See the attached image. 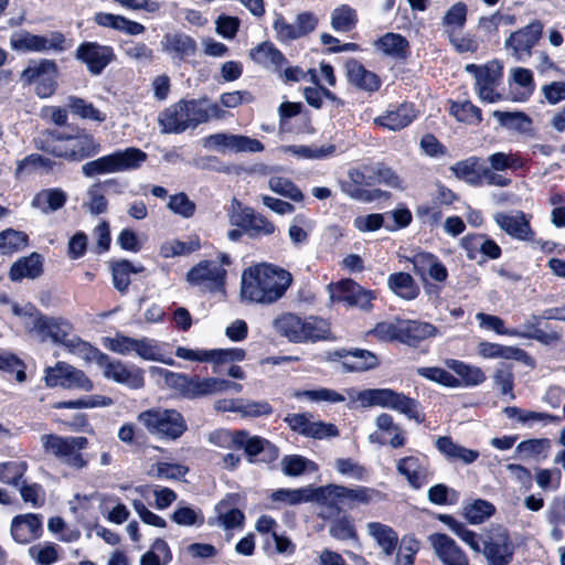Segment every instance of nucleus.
<instances>
[{
    "label": "nucleus",
    "mask_w": 565,
    "mask_h": 565,
    "mask_svg": "<svg viewBox=\"0 0 565 565\" xmlns=\"http://www.w3.org/2000/svg\"><path fill=\"white\" fill-rule=\"evenodd\" d=\"M484 162L477 156L468 157L450 167V171L459 180L465 181L471 186H481L483 184Z\"/></svg>",
    "instance_id": "28"
},
{
    "label": "nucleus",
    "mask_w": 565,
    "mask_h": 565,
    "mask_svg": "<svg viewBox=\"0 0 565 565\" xmlns=\"http://www.w3.org/2000/svg\"><path fill=\"white\" fill-rule=\"evenodd\" d=\"M446 365L456 373L457 387H472L482 384L487 376L484 372L476 365L468 364L456 359H448Z\"/></svg>",
    "instance_id": "32"
},
{
    "label": "nucleus",
    "mask_w": 565,
    "mask_h": 565,
    "mask_svg": "<svg viewBox=\"0 0 565 565\" xmlns=\"http://www.w3.org/2000/svg\"><path fill=\"white\" fill-rule=\"evenodd\" d=\"M43 274V257L33 252L15 260L9 270V278L12 281H21L23 278L35 279Z\"/></svg>",
    "instance_id": "30"
},
{
    "label": "nucleus",
    "mask_w": 565,
    "mask_h": 565,
    "mask_svg": "<svg viewBox=\"0 0 565 565\" xmlns=\"http://www.w3.org/2000/svg\"><path fill=\"white\" fill-rule=\"evenodd\" d=\"M111 403L109 397L100 395L84 396L77 399L57 401L52 403L54 409H82V408H95L99 406H108Z\"/></svg>",
    "instance_id": "55"
},
{
    "label": "nucleus",
    "mask_w": 565,
    "mask_h": 565,
    "mask_svg": "<svg viewBox=\"0 0 565 565\" xmlns=\"http://www.w3.org/2000/svg\"><path fill=\"white\" fill-rule=\"evenodd\" d=\"M302 334L306 338L302 339V343H316L333 339L330 322L317 316L303 318Z\"/></svg>",
    "instance_id": "41"
},
{
    "label": "nucleus",
    "mask_w": 565,
    "mask_h": 565,
    "mask_svg": "<svg viewBox=\"0 0 565 565\" xmlns=\"http://www.w3.org/2000/svg\"><path fill=\"white\" fill-rule=\"evenodd\" d=\"M330 535L339 541H358L359 534L352 516L341 515L333 519L329 526Z\"/></svg>",
    "instance_id": "52"
},
{
    "label": "nucleus",
    "mask_w": 565,
    "mask_h": 565,
    "mask_svg": "<svg viewBox=\"0 0 565 565\" xmlns=\"http://www.w3.org/2000/svg\"><path fill=\"white\" fill-rule=\"evenodd\" d=\"M322 492H327L329 498L347 504L350 508L358 504H369L373 500V497L379 493L373 488L360 486L351 489L338 484H329L322 488Z\"/></svg>",
    "instance_id": "25"
},
{
    "label": "nucleus",
    "mask_w": 565,
    "mask_h": 565,
    "mask_svg": "<svg viewBox=\"0 0 565 565\" xmlns=\"http://www.w3.org/2000/svg\"><path fill=\"white\" fill-rule=\"evenodd\" d=\"M478 354L484 359L501 358L504 360L525 361L527 353L518 347H507L489 341H481L477 347Z\"/></svg>",
    "instance_id": "37"
},
{
    "label": "nucleus",
    "mask_w": 565,
    "mask_h": 565,
    "mask_svg": "<svg viewBox=\"0 0 565 565\" xmlns=\"http://www.w3.org/2000/svg\"><path fill=\"white\" fill-rule=\"evenodd\" d=\"M495 512L494 505L483 499H476L463 508V515L470 524H480Z\"/></svg>",
    "instance_id": "56"
},
{
    "label": "nucleus",
    "mask_w": 565,
    "mask_h": 565,
    "mask_svg": "<svg viewBox=\"0 0 565 565\" xmlns=\"http://www.w3.org/2000/svg\"><path fill=\"white\" fill-rule=\"evenodd\" d=\"M119 183L117 179H108L104 181L103 184L98 183L93 185L88 190V202H86V206L89 212L94 215H100L105 213L108 209V200L105 194L102 192V186H118Z\"/></svg>",
    "instance_id": "51"
},
{
    "label": "nucleus",
    "mask_w": 565,
    "mask_h": 565,
    "mask_svg": "<svg viewBox=\"0 0 565 565\" xmlns=\"http://www.w3.org/2000/svg\"><path fill=\"white\" fill-rule=\"evenodd\" d=\"M417 118L415 105L413 103L403 102L399 104H391L387 109L373 119L375 127L388 131H399L408 127Z\"/></svg>",
    "instance_id": "18"
},
{
    "label": "nucleus",
    "mask_w": 565,
    "mask_h": 565,
    "mask_svg": "<svg viewBox=\"0 0 565 565\" xmlns=\"http://www.w3.org/2000/svg\"><path fill=\"white\" fill-rule=\"evenodd\" d=\"M249 56L256 64L265 67L271 65L276 71H280L288 62L284 53L270 41H264L257 44L250 50Z\"/></svg>",
    "instance_id": "33"
},
{
    "label": "nucleus",
    "mask_w": 565,
    "mask_h": 565,
    "mask_svg": "<svg viewBox=\"0 0 565 565\" xmlns=\"http://www.w3.org/2000/svg\"><path fill=\"white\" fill-rule=\"evenodd\" d=\"M160 43L162 51L179 62H185L198 51L196 41L182 31L167 32Z\"/></svg>",
    "instance_id": "22"
},
{
    "label": "nucleus",
    "mask_w": 565,
    "mask_h": 565,
    "mask_svg": "<svg viewBox=\"0 0 565 565\" xmlns=\"http://www.w3.org/2000/svg\"><path fill=\"white\" fill-rule=\"evenodd\" d=\"M10 532L15 543L26 545L42 536V516L36 513L15 515L11 521Z\"/></svg>",
    "instance_id": "21"
},
{
    "label": "nucleus",
    "mask_w": 565,
    "mask_h": 565,
    "mask_svg": "<svg viewBox=\"0 0 565 565\" xmlns=\"http://www.w3.org/2000/svg\"><path fill=\"white\" fill-rule=\"evenodd\" d=\"M369 534L376 541L386 556H391L397 548L399 539L397 532L390 525L381 522L367 524Z\"/></svg>",
    "instance_id": "40"
},
{
    "label": "nucleus",
    "mask_w": 565,
    "mask_h": 565,
    "mask_svg": "<svg viewBox=\"0 0 565 565\" xmlns=\"http://www.w3.org/2000/svg\"><path fill=\"white\" fill-rule=\"evenodd\" d=\"M146 268L142 265H134L129 259H119L110 263V273L114 288L120 295H127L131 284L132 274L143 273Z\"/></svg>",
    "instance_id": "31"
},
{
    "label": "nucleus",
    "mask_w": 565,
    "mask_h": 565,
    "mask_svg": "<svg viewBox=\"0 0 565 565\" xmlns=\"http://www.w3.org/2000/svg\"><path fill=\"white\" fill-rule=\"evenodd\" d=\"M10 47L18 53L31 52H63L66 50L65 35L60 31H53L50 36L33 34L26 30L15 31L10 36Z\"/></svg>",
    "instance_id": "11"
},
{
    "label": "nucleus",
    "mask_w": 565,
    "mask_h": 565,
    "mask_svg": "<svg viewBox=\"0 0 565 565\" xmlns=\"http://www.w3.org/2000/svg\"><path fill=\"white\" fill-rule=\"evenodd\" d=\"M416 373L441 386L457 388V377L440 366H422L416 370Z\"/></svg>",
    "instance_id": "60"
},
{
    "label": "nucleus",
    "mask_w": 565,
    "mask_h": 565,
    "mask_svg": "<svg viewBox=\"0 0 565 565\" xmlns=\"http://www.w3.org/2000/svg\"><path fill=\"white\" fill-rule=\"evenodd\" d=\"M492 116L498 119L501 127L518 132H527L532 126L531 117L524 111L494 110Z\"/></svg>",
    "instance_id": "46"
},
{
    "label": "nucleus",
    "mask_w": 565,
    "mask_h": 565,
    "mask_svg": "<svg viewBox=\"0 0 565 565\" xmlns=\"http://www.w3.org/2000/svg\"><path fill=\"white\" fill-rule=\"evenodd\" d=\"M268 184L273 192L281 196L288 198L295 202H300L303 200L301 190L290 179L282 177H271Z\"/></svg>",
    "instance_id": "63"
},
{
    "label": "nucleus",
    "mask_w": 565,
    "mask_h": 565,
    "mask_svg": "<svg viewBox=\"0 0 565 565\" xmlns=\"http://www.w3.org/2000/svg\"><path fill=\"white\" fill-rule=\"evenodd\" d=\"M26 364L17 354L10 351H0V371L15 373V380L19 383L26 381Z\"/></svg>",
    "instance_id": "59"
},
{
    "label": "nucleus",
    "mask_w": 565,
    "mask_h": 565,
    "mask_svg": "<svg viewBox=\"0 0 565 565\" xmlns=\"http://www.w3.org/2000/svg\"><path fill=\"white\" fill-rule=\"evenodd\" d=\"M291 282L286 269L273 264L250 266L242 275V296L258 303H273L280 299Z\"/></svg>",
    "instance_id": "1"
},
{
    "label": "nucleus",
    "mask_w": 565,
    "mask_h": 565,
    "mask_svg": "<svg viewBox=\"0 0 565 565\" xmlns=\"http://www.w3.org/2000/svg\"><path fill=\"white\" fill-rule=\"evenodd\" d=\"M29 235L23 231L7 228L0 232V254L12 255L29 245Z\"/></svg>",
    "instance_id": "47"
},
{
    "label": "nucleus",
    "mask_w": 565,
    "mask_h": 565,
    "mask_svg": "<svg viewBox=\"0 0 565 565\" xmlns=\"http://www.w3.org/2000/svg\"><path fill=\"white\" fill-rule=\"evenodd\" d=\"M350 179V188L348 194L355 200L363 202H373L379 199H388L391 193L381 189H365L375 185L373 172L367 171L366 167L363 170L351 169L348 173Z\"/></svg>",
    "instance_id": "19"
},
{
    "label": "nucleus",
    "mask_w": 565,
    "mask_h": 565,
    "mask_svg": "<svg viewBox=\"0 0 565 565\" xmlns=\"http://www.w3.org/2000/svg\"><path fill=\"white\" fill-rule=\"evenodd\" d=\"M390 290L397 297L411 301L418 297L420 289L409 273H393L387 278Z\"/></svg>",
    "instance_id": "36"
},
{
    "label": "nucleus",
    "mask_w": 565,
    "mask_h": 565,
    "mask_svg": "<svg viewBox=\"0 0 565 565\" xmlns=\"http://www.w3.org/2000/svg\"><path fill=\"white\" fill-rule=\"evenodd\" d=\"M483 554L489 565H510L514 555V546L508 534L497 540L484 542Z\"/></svg>",
    "instance_id": "29"
},
{
    "label": "nucleus",
    "mask_w": 565,
    "mask_h": 565,
    "mask_svg": "<svg viewBox=\"0 0 565 565\" xmlns=\"http://www.w3.org/2000/svg\"><path fill=\"white\" fill-rule=\"evenodd\" d=\"M543 30V22L534 19L527 25L512 32L505 41V47L512 50L513 55L519 58L530 55L532 49L542 39Z\"/></svg>",
    "instance_id": "17"
},
{
    "label": "nucleus",
    "mask_w": 565,
    "mask_h": 565,
    "mask_svg": "<svg viewBox=\"0 0 565 565\" xmlns=\"http://www.w3.org/2000/svg\"><path fill=\"white\" fill-rule=\"evenodd\" d=\"M139 422L151 433L174 440L188 429L183 415L173 408L153 407L141 412Z\"/></svg>",
    "instance_id": "9"
},
{
    "label": "nucleus",
    "mask_w": 565,
    "mask_h": 565,
    "mask_svg": "<svg viewBox=\"0 0 565 565\" xmlns=\"http://www.w3.org/2000/svg\"><path fill=\"white\" fill-rule=\"evenodd\" d=\"M512 75L514 83L521 88L513 90L510 99L519 103L529 100L535 90V82L532 71L524 67H515Z\"/></svg>",
    "instance_id": "44"
},
{
    "label": "nucleus",
    "mask_w": 565,
    "mask_h": 565,
    "mask_svg": "<svg viewBox=\"0 0 565 565\" xmlns=\"http://www.w3.org/2000/svg\"><path fill=\"white\" fill-rule=\"evenodd\" d=\"M353 361L342 362V366L347 372H365L373 370L380 365L377 356L365 349H354L351 351Z\"/></svg>",
    "instance_id": "48"
},
{
    "label": "nucleus",
    "mask_w": 565,
    "mask_h": 565,
    "mask_svg": "<svg viewBox=\"0 0 565 565\" xmlns=\"http://www.w3.org/2000/svg\"><path fill=\"white\" fill-rule=\"evenodd\" d=\"M152 372H158L164 377L167 385L185 399H196L224 392L236 385L234 382L218 377H200L199 375H189L177 373L167 369L157 366L151 367Z\"/></svg>",
    "instance_id": "4"
},
{
    "label": "nucleus",
    "mask_w": 565,
    "mask_h": 565,
    "mask_svg": "<svg viewBox=\"0 0 565 565\" xmlns=\"http://www.w3.org/2000/svg\"><path fill=\"white\" fill-rule=\"evenodd\" d=\"M359 399L364 405L393 409L417 423L425 419V415L419 412L420 404L417 399L393 388H367L359 394Z\"/></svg>",
    "instance_id": "6"
},
{
    "label": "nucleus",
    "mask_w": 565,
    "mask_h": 565,
    "mask_svg": "<svg viewBox=\"0 0 565 565\" xmlns=\"http://www.w3.org/2000/svg\"><path fill=\"white\" fill-rule=\"evenodd\" d=\"M36 148L56 158L82 161L98 153L100 145L90 134L67 135L50 131L40 143H36Z\"/></svg>",
    "instance_id": "3"
},
{
    "label": "nucleus",
    "mask_w": 565,
    "mask_h": 565,
    "mask_svg": "<svg viewBox=\"0 0 565 565\" xmlns=\"http://www.w3.org/2000/svg\"><path fill=\"white\" fill-rule=\"evenodd\" d=\"M115 172L139 169L148 159V154L136 147L116 150L110 153Z\"/></svg>",
    "instance_id": "38"
},
{
    "label": "nucleus",
    "mask_w": 565,
    "mask_h": 565,
    "mask_svg": "<svg viewBox=\"0 0 565 565\" xmlns=\"http://www.w3.org/2000/svg\"><path fill=\"white\" fill-rule=\"evenodd\" d=\"M494 385L499 388L501 395H509L510 398H515L513 393L514 388V374L513 364L502 362L497 367L493 375Z\"/></svg>",
    "instance_id": "58"
},
{
    "label": "nucleus",
    "mask_w": 565,
    "mask_h": 565,
    "mask_svg": "<svg viewBox=\"0 0 565 565\" xmlns=\"http://www.w3.org/2000/svg\"><path fill=\"white\" fill-rule=\"evenodd\" d=\"M138 356L147 361H156L169 366H174L177 363L171 356H166L162 349L158 345L157 341L149 338L137 339L135 351Z\"/></svg>",
    "instance_id": "45"
},
{
    "label": "nucleus",
    "mask_w": 565,
    "mask_h": 565,
    "mask_svg": "<svg viewBox=\"0 0 565 565\" xmlns=\"http://www.w3.org/2000/svg\"><path fill=\"white\" fill-rule=\"evenodd\" d=\"M44 382L47 387H62L66 390H83L90 392L94 388L92 380L84 371L75 366L58 361L54 366H47L44 370Z\"/></svg>",
    "instance_id": "12"
},
{
    "label": "nucleus",
    "mask_w": 565,
    "mask_h": 565,
    "mask_svg": "<svg viewBox=\"0 0 565 565\" xmlns=\"http://www.w3.org/2000/svg\"><path fill=\"white\" fill-rule=\"evenodd\" d=\"M345 71L349 83L369 94L380 90L383 84L381 77L376 73L367 70L354 57L347 61Z\"/></svg>",
    "instance_id": "24"
},
{
    "label": "nucleus",
    "mask_w": 565,
    "mask_h": 565,
    "mask_svg": "<svg viewBox=\"0 0 565 565\" xmlns=\"http://www.w3.org/2000/svg\"><path fill=\"white\" fill-rule=\"evenodd\" d=\"M75 57L86 65L92 75H100L116 60V54L110 45L84 41L77 46Z\"/></svg>",
    "instance_id": "15"
},
{
    "label": "nucleus",
    "mask_w": 565,
    "mask_h": 565,
    "mask_svg": "<svg viewBox=\"0 0 565 565\" xmlns=\"http://www.w3.org/2000/svg\"><path fill=\"white\" fill-rule=\"evenodd\" d=\"M449 104V114L457 121L466 125H480L482 122V110L470 100L457 102L450 99Z\"/></svg>",
    "instance_id": "43"
},
{
    "label": "nucleus",
    "mask_w": 565,
    "mask_h": 565,
    "mask_svg": "<svg viewBox=\"0 0 565 565\" xmlns=\"http://www.w3.org/2000/svg\"><path fill=\"white\" fill-rule=\"evenodd\" d=\"M397 471L404 476L409 486L414 489H420L428 482L427 468L420 459L415 456H407L397 461Z\"/></svg>",
    "instance_id": "35"
},
{
    "label": "nucleus",
    "mask_w": 565,
    "mask_h": 565,
    "mask_svg": "<svg viewBox=\"0 0 565 565\" xmlns=\"http://www.w3.org/2000/svg\"><path fill=\"white\" fill-rule=\"evenodd\" d=\"M468 15V7L465 2H457L452 4L443 17V25L445 26L446 35H449V32H460L466 23Z\"/></svg>",
    "instance_id": "50"
},
{
    "label": "nucleus",
    "mask_w": 565,
    "mask_h": 565,
    "mask_svg": "<svg viewBox=\"0 0 565 565\" xmlns=\"http://www.w3.org/2000/svg\"><path fill=\"white\" fill-rule=\"evenodd\" d=\"M359 22L356 11L349 4L337 7L331 13V26L337 32H349Z\"/></svg>",
    "instance_id": "49"
},
{
    "label": "nucleus",
    "mask_w": 565,
    "mask_h": 565,
    "mask_svg": "<svg viewBox=\"0 0 565 565\" xmlns=\"http://www.w3.org/2000/svg\"><path fill=\"white\" fill-rule=\"evenodd\" d=\"M232 205L234 210L231 214V224L242 228L250 237L269 236L275 233V224L263 214L256 213L249 206H243L236 199Z\"/></svg>",
    "instance_id": "13"
},
{
    "label": "nucleus",
    "mask_w": 565,
    "mask_h": 565,
    "mask_svg": "<svg viewBox=\"0 0 565 565\" xmlns=\"http://www.w3.org/2000/svg\"><path fill=\"white\" fill-rule=\"evenodd\" d=\"M28 469L25 461L0 462V481L13 487H19Z\"/></svg>",
    "instance_id": "61"
},
{
    "label": "nucleus",
    "mask_w": 565,
    "mask_h": 565,
    "mask_svg": "<svg viewBox=\"0 0 565 565\" xmlns=\"http://www.w3.org/2000/svg\"><path fill=\"white\" fill-rule=\"evenodd\" d=\"M429 541L444 565H469L468 556L449 535L434 533L429 535Z\"/></svg>",
    "instance_id": "23"
},
{
    "label": "nucleus",
    "mask_w": 565,
    "mask_h": 565,
    "mask_svg": "<svg viewBox=\"0 0 565 565\" xmlns=\"http://www.w3.org/2000/svg\"><path fill=\"white\" fill-rule=\"evenodd\" d=\"M319 19L311 11H303L297 14L294 24L288 23L284 15L278 14L273 23L277 39L281 42H290L303 38L316 30Z\"/></svg>",
    "instance_id": "16"
},
{
    "label": "nucleus",
    "mask_w": 565,
    "mask_h": 565,
    "mask_svg": "<svg viewBox=\"0 0 565 565\" xmlns=\"http://www.w3.org/2000/svg\"><path fill=\"white\" fill-rule=\"evenodd\" d=\"M339 300L345 302L350 307H358L362 310H371L373 300L376 299L374 290L365 289L351 278H344L337 282Z\"/></svg>",
    "instance_id": "20"
},
{
    "label": "nucleus",
    "mask_w": 565,
    "mask_h": 565,
    "mask_svg": "<svg viewBox=\"0 0 565 565\" xmlns=\"http://www.w3.org/2000/svg\"><path fill=\"white\" fill-rule=\"evenodd\" d=\"M58 78V65L50 58L31 61L20 75L23 85L33 86L34 94L42 99L50 98L56 93Z\"/></svg>",
    "instance_id": "8"
},
{
    "label": "nucleus",
    "mask_w": 565,
    "mask_h": 565,
    "mask_svg": "<svg viewBox=\"0 0 565 565\" xmlns=\"http://www.w3.org/2000/svg\"><path fill=\"white\" fill-rule=\"evenodd\" d=\"M158 122L162 134L179 135L207 122V116L201 108L200 100L182 98L164 108L159 114Z\"/></svg>",
    "instance_id": "5"
},
{
    "label": "nucleus",
    "mask_w": 565,
    "mask_h": 565,
    "mask_svg": "<svg viewBox=\"0 0 565 565\" xmlns=\"http://www.w3.org/2000/svg\"><path fill=\"white\" fill-rule=\"evenodd\" d=\"M419 550L420 541L414 534L404 535L399 542L394 565H415Z\"/></svg>",
    "instance_id": "53"
},
{
    "label": "nucleus",
    "mask_w": 565,
    "mask_h": 565,
    "mask_svg": "<svg viewBox=\"0 0 565 565\" xmlns=\"http://www.w3.org/2000/svg\"><path fill=\"white\" fill-rule=\"evenodd\" d=\"M207 441L218 448L243 450L249 463H274L279 448L269 439L250 435L246 429L216 428L209 433Z\"/></svg>",
    "instance_id": "2"
},
{
    "label": "nucleus",
    "mask_w": 565,
    "mask_h": 565,
    "mask_svg": "<svg viewBox=\"0 0 565 565\" xmlns=\"http://www.w3.org/2000/svg\"><path fill=\"white\" fill-rule=\"evenodd\" d=\"M503 413L509 418H518L521 423H527L529 420H545L553 424H559L564 416L553 415L543 412L524 411L516 406H507Z\"/></svg>",
    "instance_id": "57"
},
{
    "label": "nucleus",
    "mask_w": 565,
    "mask_h": 565,
    "mask_svg": "<svg viewBox=\"0 0 565 565\" xmlns=\"http://www.w3.org/2000/svg\"><path fill=\"white\" fill-rule=\"evenodd\" d=\"M68 107L71 111L83 119H90L102 122L106 119V115L97 109L92 103H87L79 97H71Z\"/></svg>",
    "instance_id": "64"
},
{
    "label": "nucleus",
    "mask_w": 565,
    "mask_h": 565,
    "mask_svg": "<svg viewBox=\"0 0 565 565\" xmlns=\"http://www.w3.org/2000/svg\"><path fill=\"white\" fill-rule=\"evenodd\" d=\"M67 202V194L60 188L44 189L38 192L31 205L43 213H51L62 209Z\"/></svg>",
    "instance_id": "39"
},
{
    "label": "nucleus",
    "mask_w": 565,
    "mask_h": 565,
    "mask_svg": "<svg viewBox=\"0 0 565 565\" xmlns=\"http://www.w3.org/2000/svg\"><path fill=\"white\" fill-rule=\"evenodd\" d=\"M317 492H322V488L278 489L274 492L273 499L295 505L302 502L312 501L316 499Z\"/></svg>",
    "instance_id": "54"
},
{
    "label": "nucleus",
    "mask_w": 565,
    "mask_h": 565,
    "mask_svg": "<svg viewBox=\"0 0 565 565\" xmlns=\"http://www.w3.org/2000/svg\"><path fill=\"white\" fill-rule=\"evenodd\" d=\"M495 222L502 231L513 238L520 241H532L534 232L531 228V224L525 220L524 214L521 216H512L503 213H499L495 216Z\"/></svg>",
    "instance_id": "34"
},
{
    "label": "nucleus",
    "mask_w": 565,
    "mask_h": 565,
    "mask_svg": "<svg viewBox=\"0 0 565 565\" xmlns=\"http://www.w3.org/2000/svg\"><path fill=\"white\" fill-rule=\"evenodd\" d=\"M94 358L99 366L103 367V374L106 379L125 385L130 390H141L146 385L145 370L132 364L128 366L120 360H110V358L99 349H94Z\"/></svg>",
    "instance_id": "10"
},
{
    "label": "nucleus",
    "mask_w": 565,
    "mask_h": 565,
    "mask_svg": "<svg viewBox=\"0 0 565 565\" xmlns=\"http://www.w3.org/2000/svg\"><path fill=\"white\" fill-rule=\"evenodd\" d=\"M377 52L395 61H406L411 55V44L401 33L386 32L374 41Z\"/></svg>",
    "instance_id": "26"
},
{
    "label": "nucleus",
    "mask_w": 565,
    "mask_h": 565,
    "mask_svg": "<svg viewBox=\"0 0 565 565\" xmlns=\"http://www.w3.org/2000/svg\"><path fill=\"white\" fill-rule=\"evenodd\" d=\"M186 281L192 286H205L210 292L224 291L226 270L213 260H201L186 273Z\"/></svg>",
    "instance_id": "14"
},
{
    "label": "nucleus",
    "mask_w": 565,
    "mask_h": 565,
    "mask_svg": "<svg viewBox=\"0 0 565 565\" xmlns=\"http://www.w3.org/2000/svg\"><path fill=\"white\" fill-rule=\"evenodd\" d=\"M427 495L429 502L436 505H455L460 498L457 490L449 488L445 483H437L430 487Z\"/></svg>",
    "instance_id": "62"
},
{
    "label": "nucleus",
    "mask_w": 565,
    "mask_h": 565,
    "mask_svg": "<svg viewBox=\"0 0 565 565\" xmlns=\"http://www.w3.org/2000/svg\"><path fill=\"white\" fill-rule=\"evenodd\" d=\"M42 447L46 454H51L65 465L81 470L88 465V460L82 450L88 446V439L84 436H60L45 434L41 437Z\"/></svg>",
    "instance_id": "7"
},
{
    "label": "nucleus",
    "mask_w": 565,
    "mask_h": 565,
    "mask_svg": "<svg viewBox=\"0 0 565 565\" xmlns=\"http://www.w3.org/2000/svg\"><path fill=\"white\" fill-rule=\"evenodd\" d=\"M279 333L292 343H302L303 318L296 313H285L276 320Z\"/></svg>",
    "instance_id": "42"
},
{
    "label": "nucleus",
    "mask_w": 565,
    "mask_h": 565,
    "mask_svg": "<svg viewBox=\"0 0 565 565\" xmlns=\"http://www.w3.org/2000/svg\"><path fill=\"white\" fill-rule=\"evenodd\" d=\"M438 329L429 322L401 320L399 343L417 348L426 339L434 338Z\"/></svg>",
    "instance_id": "27"
}]
</instances>
